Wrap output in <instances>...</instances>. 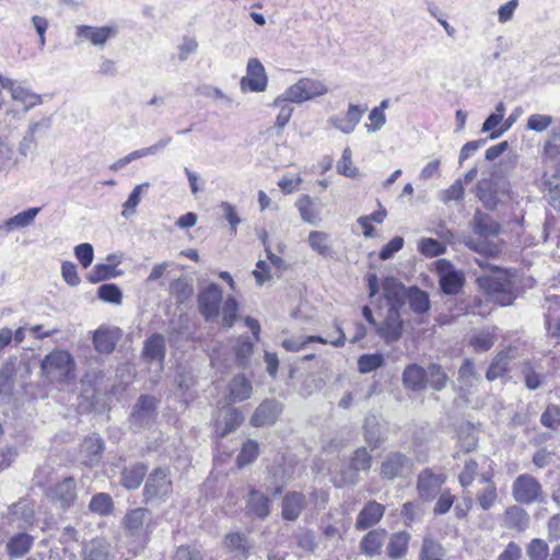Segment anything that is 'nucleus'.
Here are the masks:
<instances>
[{
    "instance_id": "1",
    "label": "nucleus",
    "mask_w": 560,
    "mask_h": 560,
    "mask_svg": "<svg viewBox=\"0 0 560 560\" xmlns=\"http://www.w3.org/2000/svg\"><path fill=\"white\" fill-rule=\"evenodd\" d=\"M197 304L206 322H214L221 316L222 325L231 328L237 319V301L232 295L223 301V292L217 283H209L199 290Z\"/></svg>"
},
{
    "instance_id": "2",
    "label": "nucleus",
    "mask_w": 560,
    "mask_h": 560,
    "mask_svg": "<svg viewBox=\"0 0 560 560\" xmlns=\"http://www.w3.org/2000/svg\"><path fill=\"white\" fill-rule=\"evenodd\" d=\"M469 228L477 237H466L464 243L467 247L485 255H493L498 252L497 245L492 242V238L498 237L501 232V225L498 221L488 213L477 210Z\"/></svg>"
},
{
    "instance_id": "3",
    "label": "nucleus",
    "mask_w": 560,
    "mask_h": 560,
    "mask_svg": "<svg viewBox=\"0 0 560 560\" xmlns=\"http://www.w3.org/2000/svg\"><path fill=\"white\" fill-rule=\"evenodd\" d=\"M42 375L50 383L66 384L75 377V361L65 350H54L42 360Z\"/></svg>"
},
{
    "instance_id": "4",
    "label": "nucleus",
    "mask_w": 560,
    "mask_h": 560,
    "mask_svg": "<svg viewBox=\"0 0 560 560\" xmlns=\"http://www.w3.org/2000/svg\"><path fill=\"white\" fill-rule=\"evenodd\" d=\"M327 92L328 89L324 82L303 78L279 95L275 100L273 106H280L282 103H303L316 96H322Z\"/></svg>"
},
{
    "instance_id": "5",
    "label": "nucleus",
    "mask_w": 560,
    "mask_h": 560,
    "mask_svg": "<svg viewBox=\"0 0 560 560\" xmlns=\"http://www.w3.org/2000/svg\"><path fill=\"white\" fill-rule=\"evenodd\" d=\"M173 492V482L170 470L158 467L148 477L143 495L147 502L161 503L170 498Z\"/></svg>"
},
{
    "instance_id": "6",
    "label": "nucleus",
    "mask_w": 560,
    "mask_h": 560,
    "mask_svg": "<svg viewBox=\"0 0 560 560\" xmlns=\"http://www.w3.org/2000/svg\"><path fill=\"white\" fill-rule=\"evenodd\" d=\"M478 281L480 287L500 305L506 306L513 303L515 298L513 283L506 275L497 272L490 277H480Z\"/></svg>"
},
{
    "instance_id": "7",
    "label": "nucleus",
    "mask_w": 560,
    "mask_h": 560,
    "mask_svg": "<svg viewBox=\"0 0 560 560\" xmlns=\"http://www.w3.org/2000/svg\"><path fill=\"white\" fill-rule=\"evenodd\" d=\"M245 417L241 409L225 404L213 413L212 423L217 439H224L236 431L244 422Z\"/></svg>"
},
{
    "instance_id": "8",
    "label": "nucleus",
    "mask_w": 560,
    "mask_h": 560,
    "mask_svg": "<svg viewBox=\"0 0 560 560\" xmlns=\"http://www.w3.org/2000/svg\"><path fill=\"white\" fill-rule=\"evenodd\" d=\"M434 265L442 292L447 295L459 293L465 284V273L445 258L438 259Z\"/></svg>"
},
{
    "instance_id": "9",
    "label": "nucleus",
    "mask_w": 560,
    "mask_h": 560,
    "mask_svg": "<svg viewBox=\"0 0 560 560\" xmlns=\"http://www.w3.org/2000/svg\"><path fill=\"white\" fill-rule=\"evenodd\" d=\"M412 468V459L406 454L392 451L381 462L380 476L384 480L393 481L405 478Z\"/></svg>"
},
{
    "instance_id": "10",
    "label": "nucleus",
    "mask_w": 560,
    "mask_h": 560,
    "mask_svg": "<svg viewBox=\"0 0 560 560\" xmlns=\"http://www.w3.org/2000/svg\"><path fill=\"white\" fill-rule=\"evenodd\" d=\"M514 500L522 504L544 502V492L540 482L528 474L516 477L512 485Z\"/></svg>"
},
{
    "instance_id": "11",
    "label": "nucleus",
    "mask_w": 560,
    "mask_h": 560,
    "mask_svg": "<svg viewBox=\"0 0 560 560\" xmlns=\"http://www.w3.org/2000/svg\"><path fill=\"white\" fill-rule=\"evenodd\" d=\"M447 476L444 472L436 471L433 468L422 469L417 477V492L419 498L424 502H431L442 490L446 482Z\"/></svg>"
},
{
    "instance_id": "12",
    "label": "nucleus",
    "mask_w": 560,
    "mask_h": 560,
    "mask_svg": "<svg viewBox=\"0 0 560 560\" xmlns=\"http://www.w3.org/2000/svg\"><path fill=\"white\" fill-rule=\"evenodd\" d=\"M372 466V455L365 447H359L352 454L349 465L341 471V485H357L359 472H368Z\"/></svg>"
},
{
    "instance_id": "13",
    "label": "nucleus",
    "mask_w": 560,
    "mask_h": 560,
    "mask_svg": "<svg viewBox=\"0 0 560 560\" xmlns=\"http://www.w3.org/2000/svg\"><path fill=\"white\" fill-rule=\"evenodd\" d=\"M240 85L243 92H264L267 89L268 77L265 67L257 58L248 60L246 75L241 79Z\"/></svg>"
},
{
    "instance_id": "14",
    "label": "nucleus",
    "mask_w": 560,
    "mask_h": 560,
    "mask_svg": "<svg viewBox=\"0 0 560 560\" xmlns=\"http://www.w3.org/2000/svg\"><path fill=\"white\" fill-rule=\"evenodd\" d=\"M0 84L3 89L10 92L13 101L21 103L23 105L25 112L42 103L40 95L30 91L21 83H18L12 79L3 77L2 74H0Z\"/></svg>"
},
{
    "instance_id": "15",
    "label": "nucleus",
    "mask_w": 560,
    "mask_h": 560,
    "mask_svg": "<svg viewBox=\"0 0 560 560\" xmlns=\"http://www.w3.org/2000/svg\"><path fill=\"white\" fill-rule=\"evenodd\" d=\"M376 334L385 343L392 345L398 341L402 332V320L397 307H389L386 318L376 325Z\"/></svg>"
},
{
    "instance_id": "16",
    "label": "nucleus",
    "mask_w": 560,
    "mask_h": 560,
    "mask_svg": "<svg viewBox=\"0 0 560 560\" xmlns=\"http://www.w3.org/2000/svg\"><path fill=\"white\" fill-rule=\"evenodd\" d=\"M118 27L115 24L105 26L78 25L75 35L81 40H89L92 45L103 47L109 38L117 35Z\"/></svg>"
},
{
    "instance_id": "17",
    "label": "nucleus",
    "mask_w": 560,
    "mask_h": 560,
    "mask_svg": "<svg viewBox=\"0 0 560 560\" xmlns=\"http://www.w3.org/2000/svg\"><path fill=\"white\" fill-rule=\"evenodd\" d=\"M368 107L349 104L348 110L345 116L332 115L328 118V122L339 131L349 135L354 131L358 124L361 121Z\"/></svg>"
},
{
    "instance_id": "18",
    "label": "nucleus",
    "mask_w": 560,
    "mask_h": 560,
    "mask_svg": "<svg viewBox=\"0 0 560 560\" xmlns=\"http://www.w3.org/2000/svg\"><path fill=\"white\" fill-rule=\"evenodd\" d=\"M49 497L62 509L70 508L77 500V483L71 477L63 478L50 488Z\"/></svg>"
},
{
    "instance_id": "19",
    "label": "nucleus",
    "mask_w": 560,
    "mask_h": 560,
    "mask_svg": "<svg viewBox=\"0 0 560 560\" xmlns=\"http://www.w3.org/2000/svg\"><path fill=\"white\" fill-rule=\"evenodd\" d=\"M385 505L370 500L359 512L355 520V529L365 530L376 525L385 514Z\"/></svg>"
},
{
    "instance_id": "20",
    "label": "nucleus",
    "mask_w": 560,
    "mask_h": 560,
    "mask_svg": "<svg viewBox=\"0 0 560 560\" xmlns=\"http://www.w3.org/2000/svg\"><path fill=\"white\" fill-rule=\"evenodd\" d=\"M104 451V442L102 438L93 433L84 439L81 444L80 458L85 466H96L101 459Z\"/></svg>"
},
{
    "instance_id": "21",
    "label": "nucleus",
    "mask_w": 560,
    "mask_h": 560,
    "mask_svg": "<svg viewBox=\"0 0 560 560\" xmlns=\"http://www.w3.org/2000/svg\"><path fill=\"white\" fill-rule=\"evenodd\" d=\"M479 482L485 485L476 493V501L483 511L492 509L498 500V490L493 481V471H485L480 475Z\"/></svg>"
},
{
    "instance_id": "22",
    "label": "nucleus",
    "mask_w": 560,
    "mask_h": 560,
    "mask_svg": "<svg viewBox=\"0 0 560 560\" xmlns=\"http://www.w3.org/2000/svg\"><path fill=\"white\" fill-rule=\"evenodd\" d=\"M280 412L281 405L277 400L266 399L254 411L250 418V424L254 427L273 424Z\"/></svg>"
},
{
    "instance_id": "23",
    "label": "nucleus",
    "mask_w": 560,
    "mask_h": 560,
    "mask_svg": "<svg viewBox=\"0 0 560 560\" xmlns=\"http://www.w3.org/2000/svg\"><path fill=\"white\" fill-rule=\"evenodd\" d=\"M503 192L502 184L492 179H481L477 184V197L489 209H495Z\"/></svg>"
},
{
    "instance_id": "24",
    "label": "nucleus",
    "mask_w": 560,
    "mask_h": 560,
    "mask_svg": "<svg viewBox=\"0 0 560 560\" xmlns=\"http://www.w3.org/2000/svg\"><path fill=\"white\" fill-rule=\"evenodd\" d=\"M306 508V498L303 493L288 492L282 499V517L287 521H296Z\"/></svg>"
},
{
    "instance_id": "25",
    "label": "nucleus",
    "mask_w": 560,
    "mask_h": 560,
    "mask_svg": "<svg viewBox=\"0 0 560 560\" xmlns=\"http://www.w3.org/2000/svg\"><path fill=\"white\" fill-rule=\"evenodd\" d=\"M8 517L16 527L25 529L33 524L35 514L32 505L26 500H21L9 508Z\"/></svg>"
},
{
    "instance_id": "26",
    "label": "nucleus",
    "mask_w": 560,
    "mask_h": 560,
    "mask_svg": "<svg viewBox=\"0 0 560 560\" xmlns=\"http://www.w3.org/2000/svg\"><path fill=\"white\" fill-rule=\"evenodd\" d=\"M224 546L234 560H246L252 549V544L245 534L230 533L224 537Z\"/></svg>"
},
{
    "instance_id": "27",
    "label": "nucleus",
    "mask_w": 560,
    "mask_h": 560,
    "mask_svg": "<svg viewBox=\"0 0 560 560\" xmlns=\"http://www.w3.org/2000/svg\"><path fill=\"white\" fill-rule=\"evenodd\" d=\"M428 371L418 364H409L402 372L405 388L420 392L427 387Z\"/></svg>"
},
{
    "instance_id": "28",
    "label": "nucleus",
    "mask_w": 560,
    "mask_h": 560,
    "mask_svg": "<svg viewBox=\"0 0 560 560\" xmlns=\"http://www.w3.org/2000/svg\"><path fill=\"white\" fill-rule=\"evenodd\" d=\"M83 560H112L114 552L110 544L104 538H94L83 547Z\"/></svg>"
},
{
    "instance_id": "29",
    "label": "nucleus",
    "mask_w": 560,
    "mask_h": 560,
    "mask_svg": "<svg viewBox=\"0 0 560 560\" xmlns=\"http://www.w3.org/2000/svg\"><path fill=\"white\" fill-rule=\"evenodd\" d=\"M166 353L165 337L162 334L151 335L143 345L142 357L149 361L163 363Z\"/></svg>"
},
{
    "instance_id": "30",
    "label": "nucleus",
    "mask_w": 560,
    "mask_h": 560,
    "mask_svg": "<svg viewBox=\"0 0 560 560\" xmlns=\"http://www.w3.org/2000/svg\"><path fill=\"white\" fill-rule=\"evenodd\" d=\"M502 525L508 529L524 532L529 525V515L522 506L511 505L503 514Z\"/></svg>"
},
{
    "instance_id": "31",
    "label": "nucleus",
    "mask_w": 560,
    "mask_h": 560,
    "mask_svg": "<svg viewBox=\"0 0 560 560\" xmlns=\"http://www.w3.org/2000/svg\"><path fill=\"white\" fill-rule=\"evenodd\" d=\"M158 399L150 395H141L135 406L132 418L140 424H148L155 416Z\"/></svg>"
},
{
    "instance_id": "32",
    "label": "nucleus",
    "mask_w": 560,
    "mask_h": 560,
    "mask_svg": "<svg viewBox=\"0 0 560 560\" xmlns=\"http://www.w3.org/2000/svg\"><path fill=\"white\" fill-rule=\"evenodd\" d=\"M34 537L26 533H19L13 535L5 544V551L12 559L22 558L32 548Z\"/></svg>"
},
{
    "instance_id": "33",
    "label": "nucleus",
    "mask_w": 560,
    "mask_h": 560,
    "mask_svg": "<svg viewBox=\"0 0 560 560\" xmlns=\"http://www.w3.org/2000/svg\"><path fill=\"white\" fill-rule=\"evenodd\" d=\"M252 384L244 375L234 376L229 384L228 402L233 405L234 402L244 401L252 395Z\"/></svg>"
},
{
    "instance_id": "34",
    "label": "nucleus",
    "mask_w": 560,
    "mask_h": 560,
    "mask_svg": "<svg viewBox=\"0 0 560 560\" xmlns=\"http://www.w3.org/2000/svg\"><path fill=\"white\" fill-rule=\"evenodd\" d=\"M119 339L117 330L98 328L93 336L95 350L102 354H109L114 351Z\"/></svg>"
},
{
    "instance_id": "35",
    "label": "nucleus",
    "mask_w": 560,
    "mask_h": 560,
    "mask_svg": "<svg viewBox=\"0 0 560 560\" xmlns=\"http://www.w3.org/2000/svg\"><path fill=\"white\" fill-rule=\"evenodd\" d=\"M271 501L266 494L253 489L249 492L247 500L248 513L258 517L266 518L270 514Z\"/></svg>"
},
{
    "instance_id": "36",
    "label": "nucleus",
    "mask_w": 560,
    "mask_h": 560,
    "mask_svg": "<svg viewBox=\"0 0 560 560\" xmlns=\"http://www.w3.org/2000/svg\"><path fill=\"white\" fill-rule=\"evenodd\" d=\"M405 290V287L394 277L385 278L383 282V295L389 303V307L399 308L406 295Z\"/></svg>"
},
{
    "instance_id": "37",
    "label": "nucleus",
    "mask_w": 560,
    "mask_h": 560,
    "mask_svg": "<svg viewBox=\"0 0 560 560\" xmlns=\"http://www.w3.org/2000/svg\"><path fill=\"white\" fill-rule=\"evenodd\" d=\"M410 538V534L405 530L394 533L386 546L388 557L393 560L404 558L407 555Z\"/></svg>"
},
{
    "instance_id": "38",
    "label": "nucleus",
    "mask_w": 560,
    "mask_h": 560,
    "mask_svg": "<svg viewBox=\"0 0 560 560\" xmlns=\"http://www.w3.org/2000/svg\"><path fill=\"white\" fill-rule=\"evenodd\" d=\"M39 210H40V208L34 207V208H28L22 212H19L18 214L13 215L12 218L7 219L3 222V224L0 226V230H4L7 233H9L16 229H23V228L30 226L34 222Z\"/></svg>"
},
{
    "instance_id": "39",
    "label": "nucleus",
    "mask_w": 560,
    "mask_h": 560,
    "mask_svg": "<svg viewBox=\"0 0 560 560\" xmlns=\"http://www.w3.org/2000/svg\"><path fill=\"white\" fill-rule=\"evenodd\" d=\"M386 535V530L382 528L370 530L360 541L362 553L370 557L380 553Z\"/></svg>"
},
{
    "instance_id": "40",
    "label": "nucleus",
    "mask_w": 560,
    "mask_h": 560,
    "mask_svg": "<svg viewBox=\"0 0 560 560\" xmlns=\"http://www.w3.org/2000/svg\"><path fill=\"white\" fill-rule=\"evenodd\" d=\"M363 435L365 442L373 450L378 448L385 441L381 425L375 416L366 417L363 424Z\"/></svg>"
},
{
    "instance_id": "41",
    "label": "nucleus",
    "mask_w": 560,
    "mask_h": 560,
    "mask_svg": "<svg viewBox=\"0 0 560 560\" xmlns=\"http://www.w3.org/2000/svg\"><path fill=\"white\" fill-rule=\"evenodd\" d=\"M150 512L144 508H137L129 511L124 517V525L130 535H140L143 529V524L148 520Z\"/></svg>"
},
{
    "instance_id": "42",
    "label": "nucleus",
    "mask_w": 560,
    "mask_h": 560,
    "mask_svg": "<svg viewBox=\"0 0 560 560\" xmlns=\"http://www.w3.org/2000/svg\"><path fill=\"white\" fill-rule=\"evenodd\" d=\"M511 352L512 349L502 350L494 357L486 373L489 381L502 377L509 371V363L512 359Z\"/></svg>"
},
{
    "instance_id": "43",
    "label": "nucleus",
    "mask_w": 560,
    "mask_h": 560,
    "mask_svg": "<svg viewBox=\"0 0 560 560\" xmlns=\"http://www.w3.org/2000/svg\"><path fill=\"white\" fill-rule=\"evenodd\" d=\"M148 468L144 464L137 463L126 467L121 472V483L127 489H137L141 485Z\"/></svg>"
},
{
    "instance_id": "44",
    "label": "nucleus",
    "mask_w": 560,
    "mask_h": 560,
    "mask_svg": "<svg viewBox=\"0 0 560 560\" xmlns=\"http://www.w3.org/2000/svg\"><path fill=\"white\" fill-rule=\"evenodd\" d=\"M444 556L445 549L441 542L434 539L431 535L423 537L419 552V560H443Z\"/></svg>"
},
{
    "instance_id": "45",
    "label": "nucleus",
    "mask_w": 560,
    "mask_h": 560,
    "mask_svg": "<svg viewBox=\"0 0 560 560\" xmlns=\"http://www.w3.org/2000/svg\"><path fill=\"white\" fill-rule=\"evenodd\" d=\"M310 247L323 257H330L332 255V247L330 236L323 231H312L308 234Z\"/></svg>"
},
{
    "instance_id": "46",
    "label": "nucleus",
    "mask_w": 560,
    "mask_h": 560,
    "mask_svg": "<svg viewBox=\"0 0 560 560\" xmlns=\"http://www.w3.org/2000/svg\"><path fill=\"white\" fill-rule=\"evenodd\" d=\"M542 159L552 166L560 164V130H553L545 142Z\"/></svg>"
},
{
    "instance_id": "47",
    "label": "nucleus",
    "mask_w": 560,
    "mask_h": 560,
    "mask_svg": "<svg viewBox=\"0 0 560 560\" xmlns=\"http://www.w3.org/2000/svg\"><path fill=\"white\" fill-rule=\"evenodd\" d=\"M457 381L460 385V390H468L474 387L479 378L475 372L474 362L470 359H465L458 370Z\"/></svg>"
},
{
    "instance_id": "48",
    "label": "nucleus",
    "mask_w": 560,
    "mask_h": 560,
    "mask_svg": "<svg viewBox=\"0 0 560 560\" xmlns=\"http://www.w3.org/2000/svg\"><path fill=\"white\" fill-rule=\"evenodd\" d=\"M407 298L412 312L423 314L430 310V301L427 292L412 287L409 289Z\"/></svg>"
},
{
    "instance_id": "49",
    "label": "nucleus",
    "mask_w": 560,
    "mask_h": 560,
    "mask_svg": "<svg viewBox=\"0 0 560 560\" xmlns=\"http://www.w3.org/2000/svg\"><path fill=\"white\" fill-rule=\"evenodd\" d=\"M170 292L175 298L176 303L184 304L191 299L194 287L187 279L179 278L171 283Z\"/></svg>"
},
{
    "instance_id": "50",
    "label": "nucleus",
    "mask_w": 560,
    "mask_h": 560,
    "mask_svg": "<svg viewBox=\"0 0 560 560\" xmlns=\"http://www.w3.org/2000/svg\"><path fill=\"white\" fill-rule=\"evenodd\" d=\"M149 187V183H142L137 185L130 192L128 199L122 205L121 215L125 219H129L136 213V209L141 201L142 194Z\"/></svg>"
},
{
    "instance_id": "51",
    "label": "nucleus",
    "mask_w": 560,
    "mask_h": 560,
    "mask_svg": "<svg viewBox=\"0 0 560 560\" xmlns=\"http://www.w3.org/2000/svg\"><path fill=\"white\" fill-rule=\"evenodd\" d=\"M427 371V385L429 384L430 387L434 390H442L446 386L448 381V376L446 372L443 370V368L436 363H431L429 364Z\"/></svg>"
},
{
    "instance_id": "52",
    "label": "nucleus",
    "mask_w": 560,
    "mask_h": 560,
    "mask_svg": "<svg viewBox=\"0 0 560 560\" xmlns=\"http://www.w3.org/2000/svg\"><path fill=\"white\" fill-rule=\"evenodd\" d=\"M89 509L98 515H108L113 512L114 502L108 493H97L92 497Z\"/></svg>"
},
{
    "instance_id": "53",
    "label": "nucleus",
    "mask_w": 560,
    "mask_h": 560,
    "mask_svg": "<svg viewBox=\"0 0 560 560\" xmlns=\"http://www.w3.org/2000/svg\"><path fill=\"white\" fill-rule=\"evenodd\" d=\"M384 362L382 353L362 354L358 359V370L362 374H368L383 366Z\"/></svg>"
},
{
    "instance_id": "54",
    "label": "nucleus",
    "mask_w": 560,
    "mask_h": 560,
    "mask_svg": "<svg viewBox=\"0 0 560 560\" xmlns=\"http://www.w3.org/2000/svg\"><path fill=\"white\" fill-rule=\"evenodd\" d=\"M522 374L524 375L526 387L530 390L539 388L545 381V375L541 372L536 371L533 364L528 361L524 362Z\"/></svg>"
},
{
    "instance_id": "55",
    "label": "nucleus",
    "mask_w": 560,
    "mask_h": 560,
    "mask_svg": "<svg viewBox=\"0 0 560 560\" xmlns=\"http://www.w3.org/2000/svg\"><path fill=\"white\" fill-rule=\"evenodd\" d=\"M115 265L112 264H97L86 276L91 283H98L101 281L114 278L119 275L115 271Z\"/></svg>"
},
{
    "instance_id": "56",
    "label": "nucleus",
    "mask_w": 560,
    "mask_h": 560,
    "mask_svg": "<svg viewBox=\"0 0 560 560\" xmlns=\"http://www.w3.org/2000/svg\"><path fill=\"white\" fill-rule=\"evenodd\" d=\"M13 145L7 138L0 137V171H7L16 163Z\"/></svg>"
},
{
    "instance_id": "57",
    "label": "nucleus",
    "mask_w": 560,
    "mask_h": 560,
    "mask_svg": "<svg viewBox=\"0 0 560 560\" xmlns=\"http://www.w3.org/2000/svg\"><path fill=\"white\" fill-rule=\"evenodd\" d=\"M419 252L427 257H438L446 252V246L438 240L424 237L418 244Z\"/></svg>"
},
{
    "instance_id": "58",
    "label": "nucleus",
    "mask_w": 560,
    "mask_h": 560,
    "mask_svg": "<svg viewBox=\"0 0 560 560\" xmlns=\"http://www.w3.org/2000/svg\"><path fill=\"white\" fill-rule=\"evenodd\" d=\"M15 369L12 362L5 363L0 370V395H11L14 384Z\"/></svg>"
},
{
    "instance_id": "59",
    "label": "nucleus",
    "mask_w": 560,
    "mask_h": 560,
    "mask_svg": "<svg viewBox=\"0 0 560 560\" xmlns=\"http://www.w3.org/2000/svg\"><path fill=\"white\" fill-rule=\"evenodd\" d=\"M258 451L259 444L256 441L248 439L244 442L237 456L238 467H244L245 465L253 463L258 456Z\"/></svg>"
},
{
    "instance_id": "60",
    "label": "nucleus",
    "mask_w": 560,
    "mask_h": 560,
    "mask_svg": "<svg viewBox=\"0 0 560 560\" xmlns=\"http://www.w3.org/2000/svg\"><path fill=\"white\" fill-rule=\"evenodd\" d=\"M478 475V463L472 459H466L464 467L458 475V482L462 488L467 489L471 486Z\"/></svg>"
},
{
    "instance_id": "61",
    "label": "nucleus",
    "mask_w": 560,
    "mask_h": 560,
    "mask_svg": "<svg viewBox=\"0 0 560 560\" xmlns=\"http://www.w3.org/2000/svg\"><path fill=\"white\" fill-rule=\"evenodd\" d=\"M97 296L104 302L120 304L122 300V292L118 285L114 283H106L98 287Z\"/></svg>"
},
{
    "instance_id": "62",
    "label": "nucleus",
    "mask_w": 560,
    "mask_h": 560,
    "mask_svg": "<svg viewBox=\"0 0 560 560\" xmlns=\"http://www.w3.org/2000/svg\"><path fill=\"white\" fill-rule=\"evenodd\" d=\"M526 552L529 560H547L549 555V547L545 540L540 538H534L527 545Z\"/></svg>"
},
{
    "instance_id": "63",
    "label": "nucleus",
    "mask_w": 560,
    "mask_h": 560,
    "mask_svg": "<svg viewBox=\"0 0 560 560\" xmlns=\"http://www.w3.org/2000/svg\"><path fill=\"white\" fill-rule=\"evenodd\" d=\"M337 172L351 178L359 175V170L352 164V152L350 148H346L342 151V155L337 163Z\"/></svg>"
},
{
    "instance_id": "64",
    "label": "nucleus",
    "mask_w": 560,
    "mask_h": 560,
    "mask_svg": "<svg viewBox=\"0 0 560 560\" xmlns=\"http://www.w3.org/2000/svg\"><path fill=\"white\" fill-rule=\"evenodd\" d=\"M540 423L551 430L560 427V407L553 404L547 406L540 416Z\"/></svg>"
}]
</instances>
